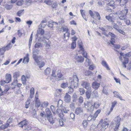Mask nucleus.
Returning a JSON list of instances; mask_svg holds the SVG:
<instances>
[{
    "instance_id": "nucleus-1",
    "label": "nucleus",
    "mask_w": 131,
    "mask_h": 131,
    "mask_svg": "<svg viewBox=\"0 0 131 131\" xmlns=\"http://www.w3.org/2000/svg\"><path fill=\"white\" fill-rule=\"evenodd\" d=\"M79 80L77 76L74 75L73 76V80H70V86L69 88L68 92L69 93H72L73 91V87L76 88L78 86Z\"/></svg>"
},
{
    "instance_id": "nucleus-2",
    "label": "nucleus",
    "mask_w": 131,
    "mask_h": 131,
    "mask_svg": "<svg viewBox=\"0 0 131 131\" xmlns=\"http://www.w3.org/2000/svg\"><path fill=\"white\" fill-rule=\"evenodd\" d=\"M109 125L108 122L101 119L97 126V128L100 129L101 131H104L108 126Z\"/></svg>"
},
{
    "instance_id": "nucleus-3",
    "label": "nucleus",
    "mask_w": 131,
    "mask_h": 131,
    "mask_svg": "<svg viewBox=\"0 0 131 131\" xmlns=\"http://www.w3.org/2000/svg\"><path fill=\"white\" fill-rule=\"evenodd\" d=\"M128 12V9H125L122 11H119L116 13L118 15H120L119 18L121 20H124L126 17V15Z\"/></svg>"
},
{
    "instance_id": "nucleus-4",
    "label": "nucleus",
    "mask_w": 131,
    "mask_h": 131,
    "mask_svg": "<svg viewBox=\"0 0 131 131\" xmlns=\"http://www.w3.org/2000/svg\"><path fill=\"white\" fill-rule=\"evenodd\" d=\"M60 31L63 32H66L64 33L63 39L64 41H67L69 39L70 36V31L67 27H62L61 28Z\"/></svg>"
},
{
    "instance_id": "nucleus-5",
    "label": "nucleus",
    "mask_w": 131,
    "mask_h": 131,
    "mask_svg": "<svg viewBox=\"0 0 131 131\" xmlns=\"http://www.w3.org/2000/svg\"><path fill=\"white\" fill-rule=\"evenodd\" d=\"M69 111V110L67 108L63 107V108H58V114H59V116L60 117H62L63 116V113H67Z\"/></svg>"
},
{
    "instance_id": "nucleus-6",
    "label": "nucleus",
    "mask_w": 131,
    "mask_h": 131,
    "mask_svg": "<svg viewBox=\"0 0 131 131\" xmlns=\"http://www.w3.org/2000/svg\"><path fill=\"white\" fill-rule=\"evenodd\" d=\"M95 106L93 104L92 105V100L88 102L87 104L85 106V108L89 111H92L94 109Z\"/></svg>"
},
{
    "instance_id": "nucleus-7",
    "label": "nucleus",
    "mask_w": 131,
    "mask_h": 131,
    "mask_svg": "<svg viewBox=\"0 0 131 131\" xmlns=\"http://www.w3.org/2000/svg\"><path fill=\"white\" fill-rule=\"evenodd\" d=\"M38 51H39L37 49H36L35 50H33V57L36 63L38 62V59H40L41 58L40 56L37 55V54H38Z\"/></svg>"
},
{
    "instance_id": "nucleus-8",
    "label": "nucleus",
    "mask_w": 131,
    "mask_h": 131,
    "mask_svg": "<svg viewBox=\"0 0 131 131\" xmlns=\"http://www.w3.org/2000/svg\"><path fill=\"white\" fill-rule=\"evenodd\" d=\"M82 86L84 87L87 90L89 91H92L91 88L90 84L86 82H83L81 84Z\"/></svg>"
},
{
    "instance_id": "nucleus-9",
    "label": "nucleus",
    "mask_w": 131,
    "mask_h": 131,
    "mask_svg": "<svg viewBox=\"0 0 131 131\" xmlns=\"http://www.w3.org/2000/svg\"><path fill=\"white\" fill-rule=\"evenodd\" d=\"M74 59L78 63H81L84 61V57L81 56H78L77 54L75 56Z\"/></svg>"
},
{
    "instance_id": "nucleus-10",
    "label": "nucleus",
    "mask_w": 131,
    "mask_h": 131,
    "mask_svg": "<svg viewBox=\"0 0 131 131\" xmlns=\"http://www.w3.org/2000/svg\"><path fill=\"white\" fill-rule=\"evenodd\" d=\"M105 17L106 19L108 20V21L112 23L114 22V18L113 14H111L108 16H106Z\"/></svg>"
},
{
    "instance_id": "nucleus-11",
    "label": "nucleus",
    "mask_w": 131,
    "mask_h": 131,
    "mask_svg": "<svg viewBox=\"0 0 131 131\" xmlns=\"http://www.w3.org/2000/svg\"><path fill=\"white\" fill-rule=\"evenodd\" d=\"M100 85V83L95 81L92 83V87L93 89L96 90L98 89Z\"/></svg>"
},
{
    "instance_id": "nucleus-12",
    "label": "nucleus",
    "mask_w": 131,
    "mask_h": 131,
    "mask_svg": "<svg viewBox=\"0 0 131 131\" xmlns=\"http://www.w3.org/2000/svg\"><path fill=\"white\" fill-rule=\"evenodd\" d=\"M64 101L67 103H69L71 100V97L67 93H66L64 97Z\"/></svg>"
},
{
    "instance_id": "nucleus-13",
    "label": "nucleus",
    "mask_w": 131,
    "mask_h": 131,
    "mask_svg": "<svg viewBox=\"0 0 131 131\" xmlns=\"http://www.w3.org/2000/svg\"><path fill=\"white\" fill-rule=\"evenodd\" d=\"M6 83H8L11 81V75L10 74L7 73L6 75Z\"/></svg>"
},
{
    "instance_id": "nucleus-14",
    "label": "nucleus",
    "mask_w": 131,
    "mask_h": 131,
    "mask_svg": "<svg viewBox=\"0 0 131 131\" xmlns=\"http://www.w3.org/2000/svg\"><path fill=\"white\" fill-rule=\"evenodd\" d=\"M113 93L114 94V95L115 97L119 99L122 101H125L122 99V97L117 92L114 91L113 92Z\"/></svg>"
},
{
    "instance_id": "nucleus-15",
    "label": "nucleus",
    "mask_w": 131,
    "mask_h": 131,
    "mask_svg": "<svg viewBox=\"0 0 131 131\" xmlns=\"http://www.w3.org/2000/svg\"><path fill=\"white\" fill-rule=\"evenodd\" d=\"M27 123V122L26 120H25L20 122L18 125L19 127L23 128L24 127Z\"/></svg>"
},
{
    "instance_id": "nucleus-16",
    "label": "nucleus",
    "mask_w": 131,
    "mask_h": 131,
    "mask_svg": "<svg viewBox=\"0 0 131 131\" xmlns=\"http://www.w3.org/2000/svg\"><path fill=\"white\" fill-rule=\"evenodd\" d=\"M49 103L47 101H43L41 102V107L42 108L46 107L48 105Z\"/></svg>"
},
{
    "instance_id": "nucleus-17",
    "label": "nucleus",
    "mask_w": 131,
    "mask_h": 131,
    "mask_svg": "<svg viewBox=\"0 0 131 131\" xmlns=\"http://www.w3.org/2000/svg\"><path fill=\"white\" fill-rule=\"evenodd\" d=\"M50 108L54 115H56L57 113V109H56L54 106L53 105L51 106Z\"/></svg>"
},
{
    "instance_id": "nucleus-18",
    "label": "nucleus",
    "mask_w": 131,
    "mask_h": 131,
    "mask_svg": "<svg viewBox=\"0 0 131 131\" xmlns=\"http://www.w3.org/2000/svg\"><path fill=\"white\" fill-rule=\"evenodd\" d=\"M29 55L28 54H27L26 56H25L23 62L25 63H27L29 61Z\"/></svg>"
},
{
    "instance_id": "nucleus-19",
    "label": "nucleus",
    "mask_w": 131,
    "mask_h": 131,
    "mask_svg": "<svg viewBox=\"0 0 131 131\" xmlns=\"http://www.w3.org/2000/svg\"><path fill=\"white\" fill-rule=\"evenodd\" d=\"M106 2L107 3L108 6L113 7L114 6V2L113 1H111L109 3H107L109 2V0H105Z\"/></svg>"
},
{
    "instance_id": "nucleus-20",
    "label": "nucleus",
    "mask_w": 131,
    "mask_h": 131,
    "mask_svg": "<svg viewBox=\"0 0 131 131\" xmlns=\"http://www.w3.org/2000/svg\"><path fill=\"white\" fill-rule=\"evenodd\" d=\"M124 58V61L122 62V65L123 67L126 68V64L128 63L129 59L128 58L125 57Z\"/></svg>"
},
{
    "instance_id": "nucleus-21",
    "label": "nucleus",
    "mask_w": 131,
    "mask_h": 131,
    "mask_svg": "<svg viewBox=\"0 0 131 131\" xmlns=\"http://www.w3.org/2000/svg\"><path fill=\"white\" fill-rule=\"evenodd\" d=\"M83 112V110L81 108L77 107L76 108L75 113L77 114H79Z\"/></svg>"
},
{
    "instance_id": "nucleus-22",
    "label": "nucleus",
    "mask_w": 131,
    "mask_h": 131,
    "mask_svg": "<svg viewBox=\"0 0 131 131\" xmlns=\"http://www.w3.org/2000/svg\"><path fill=\"white\" fill-rule=\"evenodd\" d=\"M100 112L101 110L100 109H99L97 110L95 113L93 118H92L90 119V120H92L93 119V120H94V119L97 117L98 114Z\"/></svg>"
},
{
    "instance_id": "nucleus-23",
    "label": "nucleus",
    "mask_w": 131,
    "mask_h": 131,
    "mask_svg": "<svg viewBox=\"0 0 131 131\" xmlns=\"http://www.w3.org/2000/svg\"><path fill=\"white\" fill-rule=\"evenodd\" d=\"M101 64L103 66L106 68L107 70H110V68L105 61L104 60L102 61Z\"/></svg>"
},
{
    "instance_id": "nucleus-24",
    "label": "nucleus",
    "mask_w": 131,
    "mask_h": 131,
    "mask_svg": "<svg viewBox=\"0 0 131 131\" xmlns=\"http://www.w3.org/2000/svg\"><path fill=\"white\" fill-rule=\"evenodd\" d=\"M30 97L29 98L31 99L33 97V96L34 94V89L33 88H31L30 91Z\"/></svg>"
},
{
    "instance_id": "nucleus-25",
    "label": "nucleus",
    "mask_w": 131,
    "mask_h": 131,
    "mask_svg": "<svg viewBox=\"0 0 131 131\" xmlns=\"http://www.w3.org/2000/svg\"><path fill=\"white\" fill-rule=\"evenodd\" d=\"M78 44L79 46V47L81 50L82 51L84 52V49L82 46V41L80 40L78 41Z\"/></svg>"
},
{
    "instance_id": "nucleus-26",
    "label": "nucleus",
    "mask_w": 131,
    "mask_h": 131,
    "mask_svg": "<svg viewBox=\"0 0 131 131\" xmlns=\"http://www.w3.org/2000/svg\"><path fill=\"white\" fill-rule=\"evenodd\" d=\"M35 105L36 107H39L40 106H41V102L39 100H36L35 101Z\"/></svg>"
},
{
    "instance_id": "nucleus-27",
    "label": "nucleus",
    "mask_w": 131,
    "mask_h": 131,
    "mask_svg": "<svg viewBox=\"0 0 131 131\" xmlns=\"http://www.w3.org/2000/svg\"><path fill=\"white\" fill-rule=\"evenodd\" d=\"M121 120V118L119 116H117L115 118V121L116 124H120V122Z\"/></svg>"
},
{
    "instance_id": "nucleus-28",
    "label": "nucleus",
    "mask_w": 131,
    "mask_h": 131,
    "mask_svg": "<svg viewBox=\"0 0 131 131\" xmlns=\"http://www.w3.org/2000/svg\"><path fill=\"white\" fill-rule=\"evenodd\" d=\"M9 124L7 123L5 124L2 125L0 127V129L3 130L7 128L9 125Z\"/></svg>"
},
{
    "instance_id": "nucleus-29",
    "label": "nucleus",
    "mask_w": 131,
    "mask_h": 131,
    "mask_svg": "<svg viewBox=\"0 0 131 131\" xmlns=\"http://www.w3.org/2000/svg\"><path fill=\"white\" fill-rule=\"evenodd\" d=\"M31 99L28 98L27 101L26 102L25 107L26 108H28L29 107V104L31 101Z\"/></svg>"
},
{
    "instance_id": "nucleus-30",
    "label": "nucleus",
    "mask_w": 131,
    "mask_h": 131,
    "mask_svg": "<svg viewBox=\"0 0 131 131\" xmlns=\"http://www.w3.org/2000/svg\"><path fill=\"white\" fill-rule=\"evenodd\" d=\"M12 45L11 43H9L6 47L5 48H3L5 49V51L6 50H8L12 48Z\"/></svg>"
},
{
    "instance_id": "nucleus-31",
    "label": "nucleus",
    "mask_w": 131,
    "mask_h": 131,
    "mask_svg": "<svg viewBox=\"0 0 131 131\" xmlns=\"http://www.w3.org/2000/svg\"><path fill=\"white\" fill-rule=\"evenodd\" d=\"M98 96L97 92V91H94L93 92L92 95V97L94 98L98 97Z\"/></svg>"
},
{
    "instance_id": "nucleus-32",
    "label": "nucleus",
    "mask_w": 131,
    "mask_h": 131,
    "mask_svg": "<svg viewBox=\"0 0 131 131\" xmlns=\"http://www.w3.org/2000/svg\"><path fill=\"white\" fill-rule=\"evenodd\" d=\"M64 79V77L61 73H59L58 74V81H60L63 80Z\"/></svg>"
},
{
    "instance_id": "nucleus-33",
    "label": "nucleus",
    "mask_w": 131,
    "mask_h": 131,
    "mask_svg": "<svg viewBox=\"0 0 131 131\" xmlns=\"http://www.w3.org/2000/svg\"><path fill=\"white\" fill-rule=\"evenodd\" d=\"M24 9H22L18 12L17 13V15L19 17H20L22 14L24 13Z\"/></svg>"
},
{
    "instance_id": "nucleus-34",
    "label": "nucleus",
    "mask_w": 131,
    "mask_h": 131,
    "mask_svg": "<svg viewBox=\"0 0 131 131\" xmlns=\"http://www.w3.org/2000/svg\"><path fill=\"white\" fill-rule=\"evenodd\" d=\"M92 91H89L88 90L86 92V96L87 98L89 99L91 97V92Z\"/></svg>"
},
{
    "instance_id": "nucleus-35",
    "label": "nucleus",
    "mask_w": 131,
    "mask_h": 131,
    "mask_svg": "<svg viewBox=\"0 0 131 131\" xmlns=\"http://www.w3.org/2000/svg\"><path fill=\"white\" fill-rule=\"evenodd\" d=\"M32 35H33V32L31 34L30 37V38L29 40V44L28 45L29 46V48H30L31 45L32 41Z\"/></svg>"
},
{
    "instance_id": "nucleus-36",
    "label": "nucleus",
    "mask_w": 131,
    "mask_h": 131,
    "mask_svg": "<svg viewBox=\"0 0 131 131\" xmlns=\"http://www.w3.org/2000/svg\"><path fill=\"white\" fill-rule=\"evenodd\" d=\"M51 71V69L50 68H48L45 70V73L46 75L49 74Z\"/></svg>"
},
{
    "instance_id": "nucleus-37",
    "label": "nucleus",
    "mask_w": 131,
    "mask_h": 131,
    "mask_svg": "<svg viewBox=\"0 0 131 131\" xmlns=\"http://www.w3.org/2000/svg\"><path fill=\"white\" fill-rule=\"evenodd\" d=\"M90 63L91 62L89 59L87 58L85 62V65L86 66H88L90 64Z\"/></svg>"
},
{
    "instance_id": "nucleus-38",
    "label": "nucleus",
    "mask_w": 131,
    "mask_h": 131,
    "mask_svg": "<svg viewBox=\"0 0 131 131\" xmlns=\"http://www.w3.org/2000/svg\"><path fill=\"white\" fill-rule=\"evenodd\" d=\"M34 47L36 48H39L42 47V45L41 43L37 42L35 45Z\"/></svg>"
},
{
    "instance_id": "nucleus-39",
    "label": "nucleus",
    "mask_w": 131,
    "mask_h": 131,
    "mask_svg": "<svg viewBox=\"0 0 131 131\" xmlns=\"http://www.w3.org/2000/svg\"><path fill=\"white\" fill-rule=\"evenodd\" d=\"M32 2V0H26L25 4L29 6L31 5Z\"/></svg>"
},
{
    "instance_id": "nucleus-40",
    "label": "nucleus",
    "mask_w": 131,
    "mask_h": 131,
    "mask_svg": "<svg viewBox=\"0 0 131 131\" xmlns=\"http://www.w3.org/2000/svg\"><path fill=\"white\" fill-rule=\"evenodd\" d=\"M4 6L7 9L10 10L12 8V6L10 5H9L8 4H6L4 5Z\"/></svg>"
},
{
    "instance_id": "nucleus-41",
    "label": "nucleus",
    "mask_w": 131,
    "mask_h": 131,
    "mask_svg": "<svg viewBox=\"0 0 131 131\" xmlns=\"http://www.w3.org/2000/svg\"><path fill=\"white\" fill-rule=\"evenodd\" d=\"M38 60V62L37 63L39 65V68H41L43 67L45 64V63L43 62H39Z\"/></svg>"
},
{
    "instance_id": "nucleus-42",
    "label": "nucleus",
    "mask_w": 131,
    "mask_h": 131,
    "mask_svg": "<svg viewBox=\"0 0 131 131\" xmlns=\"http://www.w3.org/2000/svg\"><path fill=\"white\" fill-rule=\"evenodd\" d=\"M24 129L25 130H30L31 128V127L27 124L25 125V126L24 127Z\"/></svg>"
},
{
    "instance_id": "nucleus-43",
    "label": "nucleus",
    "mask_w": 131,
    "mask_h": 131,
    "mask_svg": "<svg viewBox=\"0 0 131 131\" xmlns=\"http://www.w3.org/2000/svg\"><path fill=\"white\" fill-rule=\"evenodd\" d=\"M45 112L47 115H51V112L49 108H46Z\"/></svg>"
},
{
    "instance_id": "nucleus-44",
    "label": "nucleus",
    "mask_w": 131,
    "mask_h": 131,
    "mask_svg": "<svg viewBox=\"0 0 131 131\" xmlns=\"http://www.w3.org/2000/svg\"><path fill=\"white\" fill-rule=\"evenodd\" d=\"M37 32L39 34L40 33L41 35H42L44 34V31L43 29L39 28L37 30Z\"/></svg>"
},
{
    "instance_id": "nucleus-45",
    "label": "nucleus",
    "mask_w": 131,
    "mask_h": 131,
    "mask_svg": "<svg viewBox=\"0 0 131 131\" xmlns=\"http://www.w3.org/2000/svg\"><path fill=\"white\" fill-rule=\"evenodd\" d=\"M105 4V2L104 1L102 0H100L98 3V4L100 6H103Z\"/></svg>"
},
{
    "instance_id": "nucleus-46",
    "label": "nucleus",
    "mask_w": 131,
    "mask_h": 131,
    "mask_svg": "<svg viewBox=\"0 0 131 131\" xmlns=\"http://www.w3.org/2000/svg\"><path fill=\"white\" fill-rule=\"evenodd\" d=\"M128 0H123L120 3L121 5L123 6L125 5L128 2Z\"/></svg>"
},
{
    "instance_id": "nucleus-47",
    "label": "nucleus",
    "mask_w": 131,
    "mask_h": 131,
    "mask_svg": "<svg viewBox=\"0 0 131 131\" xmlns=\"http://www.w3.org/2000/svg\"><path fill=\"white\" fill-rule=\"evenodd\" d=\"M62 103V101L61 100H59L58 102V107H59V108H61V105Z\"/></svg>"
},
{
    "instance_id": "nucleus-48",
    "label": "nucleus",
    "mask_w": 131,
    "mask_h": 131,
    "mask_svg": "<svg viewBox=\"0 0 131 131\" xmlns=\"http://www.w3.org/2000/svg\"><path fill=\"white\" fill-rule=\"evenodd\" d=\"M21 80L23 84L25 83L26 82V80L25 77L23 75L21 78Z\"/></svg>"
},
{
    "instance_id": "nucleus-49",
    "label": "nucleus",
    "mask_w": 131,
    "mask_h": 131,
    "mask_svg": "<svg viewBox=\"0 0 131 131\" xmlns=\"http://www.w3.org/2000/svg\"><path fill=\"white\" fill-rule=\"evenodd\" d=\"M76 46V42L75 41H73L71 44V48L72 49H74L75 47Z\"/></svg>"
},
{
    "instance_id": "nucleus-50",
    "label": "nucleus",
    "mask_w": 131,
    "mask_h": 131,
    "mask_svg": "<svg viewBox=\"0 0 131 131\" xmlns=\"http://www.w3.org/2000/svg\"><path fill=\"white\" fill-rule=\"evenodd\" d=\"M68 86V83L67 82L63 83L61 85V87L63 88H65Z\"/></svg>"
},
{
    "instance_id": "nucleus-51",
    "label": "nucleus",
    "mask_w": 131,
    "mask_h": 131,
    "mask_svg": "<svg viewBox=\"0 0 131 131\" xmlns=\"http://www.w3.org/2000/svg\"><path fill=\"white\" fill-rule=\"evenodd\" d=\"M48 119V120L49 122L50 123H52V117L51 115H47Z\"/></svg>"
},
{
    "instance_id": "nucleus-52",
    "label": "nucleus",
    "mask_w": 131,
    "mask_h": 131,
    "mask_svg": "<svg viewBox=\"0 0 131 131\" xmlns=\"http://www.w3.org/2000/svg\"><path fill=\"white\" fill-rule=\"evenodd\" d=\"M88 123L87 121L86 120L84 121L82 123V124L83 127L84 128L86 127L87 126Z\"/></svg>"
},
{
    "instance_id": "nucleus-53",
    "label": "nucleus",
    "mask_w": 131,
    "mask_h": 131,
    "mask_svg": "<svg viewBox=\"0 0 131 131\" xmlns=\"http://www.w3.org/2000/svg\"><path fill=\"white\" fill-rule=\"evenodd\" d=\"M50 44V42H48V43H46V44L45 46V47L46 49H49L51 48Z\"/></svg>"
},
{
    "instance_id": "nucleus-54",
    "label": "nucleus",
    "mask_w": 131,
    "mask_h": 131,
    "mask_svg": "<svg viewBox=\"0 0 131 131\" xmlns=\"http://www.w3.org/2000/svg\"><path fill=\"white\" fill-rule=\"evenodd\" d=\"M79 91L81 95H83L85 91L84 90L83 88H80L79 89Z\"/></svg>"
},
{
    "instance_id": "nucleus-55",
    "label": "nucleus",
    "mask_w": 131,
    "mask_h": 131,
    "mask_svg": "<svg viewBox=\"0 0 131 131\" xmlns=\"http://www.w3.org/2000/svg\"><path fill=\"white\" fill-rule=\"evenodd\" d=\"M80 12L83 17L84 18V16H85V11L83 10H80Z\"/></svg>"
},
{
    "instance_id": "nucleus-56",
    "label": "nucleus",
    "mask_w": 131,
    "mask_h": 131,
    "mask_svg": "<svg viewBox=\"0 0 131 131\" xmlns=\"http://www.w3.org/2000/svg\"><path fill=\"white\" fill-rule=\"evenodd\" d=\"M19 76V72H15L14 73L13 77L17 78Z\"/></svg>"
},
{
    "instance_id": "nucleus-57",
    "label": "nucleus",
    "mask_w": 131,
    "mask_h": 131,
    "mask_svg": "<svg viewBox=\"0 0 131 131\" xmlns=\"http://www.w3.org/2000/svg\"><path fill=\"white\" fill-rule=\"evenodd\" d=\"M5 49L3 48H0V56L3 54L4 53L5 51Z\"/></svg>"
},
{
    "instance_id": "nucleus-58",
    "label": "nucleus",
    "mask_w": 131,
    "mask_h": 131,
    "mask_svg": "<svg viewBox=\"0 0 131 131\" xmlns=\"http://www.w3.org/2000/svg\"><path fill=\"white\" fill-rule=\"evenodd\" d=\"M94 105L95 108L96 109H97L100 105V104L98 103L97 102L94 103Z\"/></svg>"
},
{
    "instance_id": "nucleus-59",
    "label": "nucleus",
    "mask_w": 131,
    "mask_h": 131,
    "mask_svg": "<svg viewBox=\"0 0 131 131\" xmlns=\"http://www.w3.org/2000/svg\"><path fill=\"white\" fill-rule=\"evenodd\" d=\"M107 91V90L106 89V87L105 86L103 87V92L106 94H108Z\"/></svg>"
},
{
    "instance_id": "nucleus-60",
    "label": "nucleus",
    "mask_w": 131,
    "mask_h": 131,
    "mask_svg": "<svg viewBox=\"0 0 131 131\" xmlns=\"http://www.w3.org/2000/svg\"><path fill=\"white\" fill-rule=\"evenodd\" d=\"M56 23L55 22H51L50 21L49 22V24L48 25V26L49 27H53V23Z\"/></svg>"
},
{
    "instance_id": "nucleus-61",
    "label": "nucleus",
    "mask_w": 131,
    "mask_h": 131,
    "mask_svg": "<svg viewBox=\"0 0 131 131\" xmlns=\"http://www.w3.org/2000/svg\"><path fill=\"white\" fill-rule=\"evenodd\" d=\"M59 124L61 126H62L63 125V122L62 119H60L59 120Z\"/></svg>"
},
{
    "instance_id": "nucleus-62",
    "label": "nucleus",
    "mask_w": 131,
    "mask_h": 131,
    "mask_svg": "<svg viewBox=\"0 0 131 131\" xmlns=\"http://www.w3.org/2000/svg\"><path fill=\"white\" fill-rule=\"evenodd\" d=\"M44 3L48 5H50L52 4V2L51 1L48 0V1H45Z\"/></svg>"
},
{
    "instance_id": "nucleus-63",
    "label": "nucleus",
    "mask_w": 131,
    "mask_h": 131,
    "mask_svg": "<svg viewBox=\"0 0 131 131\" xmlns=\"http://www.w3.org/2000/svg\"><path fill=\"white\" fill-rule=\"evenodd\" d=\"M115 39L113 38H111V40L110 41L112 45H114V43H115Z\"/></svg>"
},
{
    "instance_id": "nucleus-64",
    "label": "nucleus",
    "mask_w": 131,
    "mask_h": 131,
    "mask_svg": "<svg viewBox=\"0 0 131 131\" xmlns=\"http://www.w3.org/2000/svg\"><path fill=\"white\" fill-rule=\"evenodd\" d=\"M23 0H20L18 1L17 3V4L18 6H21L23 4Z\"/></svg>"
}]
</instances>
